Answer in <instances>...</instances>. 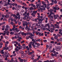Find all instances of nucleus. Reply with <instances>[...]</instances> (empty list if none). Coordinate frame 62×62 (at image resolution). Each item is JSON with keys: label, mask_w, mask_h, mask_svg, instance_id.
<instances>
[{"label": "nucleus", "mask_w": 62, "mask_h": 62, "mask_svg": "<svg viewBox=\"0 0 62 62\" xmlns=\"http://www.w3.org/2000/svg\"><path fill=\"white\" fill-rule=\"evenodd\" d=\"M32 41H33V43L31 45L33 46L34 48H35L36 47V45H35V44L36 43H37L36 41H37V40L36 39H32Z\"/></svg>", "instance_id": "obj_1"}, {"label": "nucleus", "mask_w": 62, "mask_h": 62, "mask_svg": "<svg viewBox=\"0 0 62 62\" xmlns=\"http://www.w3.org/2000/svg\"><path fill=\"white\" fill-rule=\"evenodd\" d=\"M41 29H42L43 31H45V28L46 27L48 26L46 24L45 25V26H44V25H43V24H42L41 25Z\"/></svg>", "instance_id": "obj_2"}, {"label": "nucleus", "mask_w": 62, "mask_h": 62, "mask_svg": "<svg viewBox=\"0 0 62 62\" xmlns=\"http://www.w3.org/2000/svg\"><path fill=\"white\" fill-rule=\"evenodd\" d=\"M43 20H44V18L42 19L39 18L38 20V24H41L42 23V21H43Z\"/></svg>", "instance_id": "obj_3"}, {"label": "nucleus", "mask_w": 62, "mask_h": 62, "mask_svg": "<svg viewBox=\"0 0 62 62\" xmlns=\"http://www.w3.org/2000/svg\"><path fill=\"white\" fill-rule=\"evenodd\" d=\"M35 33L36 34V35H39L40 36H43V33H40V32H39L38 31H36Z\"/></svg>", "instance_id": "obj_4"}, {"label": "nucleus", "mask_w": 62, "mask_h": 62, "mask_svg": "<svg viewBox=\"0 0 62 62\" xmlns=\"http://www.w3.org/2000/svg\"><path fill=\"white\" fill-rule=\"evenodd\" d=\"M61 47L60 46H57L55 48V50L56 51H59L61 50Z\"/></svg>", "instance_id": "obj_5"}, {"label": "nucleus", "mask_w": 62, "mask_h": 62, "mask_svg": "<svg viewBox=\"0 0 62 62\" xmlns=\"http://www.w3.org/2000/svg\"><path fill=\"white\" fill-rule=\"evenodd\" d=\"M30 29V27H29L28 26H26V28H25V29H26V30H27L28 29V30H27V31H28V32H29Z\"/></svg>", "instance_id": "obj_6"}, {"label": "nucleus", "mask_w": 62, "mask_h": 62, "mask_svg": "<svg viewBox=\"0 0 62 62\" xmlns=\"http://www.w3.org/2000/svg\"><path fill=\"white\" fill-rule=\"evenodd\" d=\"M32 25L33 27H35V26L38 25V23H34L32 24Z\"/></svg>", "instance_id": "obj_7"}, {"label": "nucleus", "mask_w": 62, "mask_h": 62, "mask_svg": "<svg viewBox=\"0 0 62 62\" xmlns=\"http://www.w3.org/2000/svg\"><path fill=\"white\" fill-rule=\"evenodd\" d=\"M5 4H6L5 5V6H8V5H9L10 4V3L9 2H7H7H5Z\"/></svg>", "instance_id": "obj_8"}, {"label": "nucleus", "mask_w": 62, "mask_h": 62, "mask_svg": "<svg viewBox=\"0 0 62 62\" xmlns=\"http://www.w3.org/2000/svg\"><path fill=\"white\" fill-rule=\"evenodd\" d=\"M37 11H33V14H34V15H36V13H37Z\"/></svg>", "instance_id": "obj_9"}, {"label": "nucleus", "mask_w": 62, "mask_h": 62, "mask_svg": "<svg viewBox=\"0 0 62 62\" xmlns=\"http://www.w3.org/2000/svg\"><path fill=\"white\" fill-rule=\"evenodd\" d=\"M22 4L23 5H24V6L25 7H27V5H26V3H25L24 2H23V3H22Z\"/></svg>", "instance_id": "obj_10"}, {"label": "nucleus", "mask_w": 62, "mask_h": 62, "mask_svg": "<svg viewBox=\"0 0 62 62\" xmlns=\"http://www.w3.org/2000/svg\"><path fill=\"white\" fill-rule=\"evenodd\" d=\"M16 1H17V2H19V3H20L21 4H22L23 3V2L22 1L20 0H16Z\"/></svg>", "instance_id": "obj_11"}, {"label": "nucleus", "mask_w": 62, "mask_h": 62, "mask_svg": "<svg viewBox=\"0 0 62 62\" xmlns=\"http://www.w3.org/2000/svg\"><path fill=\"white\" fill-rule=\"evenodd\" d=\"M49 49L52 48V45L51 44H50L49 45Z\"/></svg>", "instance_id": "obj_12"}, {"label": "nucleus", "mask_w": 62, "mask_h": 62, "mask_svg": "<svg viewBox=\"0 0 62 62\" xmlns=\"http://www.w3.org/2000/svg\"><path fill=\"white\" fill-rule=\"evenodd\" d=\"M27 11H28L27 10L25 11V12L24 13H23V16H24V15H25V14H27Z\"/></svg>", "instance_id": "obj_13"}, {"label": "nucleus", "mask_w": 62, "mask_h": 62, "mask_svg": "<svg viewBox=\"0 0 62 62\" xmlns=\"http://www.w3.org/2000/svg\"><path fill=\"white\" fill-rule=\"evenodd\" d=\"M37 45L38 46H40V45L39 43H35V45Z\"/></svg>", "instance_id": "obj_14"}, {"label": "nucleus", "mask_w": 62, "mask_h": 62, "mask_svg": "<svg viewBox=\"0 0 62 62\" xmlns=\"http://www.w3.org/2000/svg\"><path fill=\"white\" fill-rule=\"evenodd\" d=\"M42 3L44 6H47V4H45V2H44L43 1L42 2Z\"/></svg>", "instance_id": "obj_15"}, {"label": "nucleus", "mask_w": 62, "mask_h": 62, "mask_svg": "<svg viewBox=\"0 0 62 62\" xmlns=\"http://www.w3.org/2000/svg\"><path fill=\"white\" fill-rule=\"evenodd\" d=\"M36 26H37V28H40V27H41V26L39 25L38 23V25Z\"/></svg>", "instance_id": "obj_16"}, {"label": "nucleus", "mask_w": 62, "mask_h": 62, "mask_svg": "<svg viewBox=\"0 0 62 62\" xmlns=\"http://www.w3.org/2000/svg\"><path fill=\"white\" fill-rule=\"evenodd\" d=\"M46 7H47L46 6H44V7L43 8V10L44 11L45 10V8H46Z\"/></svg>", "instance_id": "obj_17"}, {"label": "nucleus", "mask_w": 62, "mask_h": 62, "mask_svg": "<svg viewBox=\"0 0 62 62\" xmlns=\"http://www.w3.org/2000/svg\"><path fill=\"white\" fill-rule=\"evenodd\" d=\"M54 18L55 19H57V17H56V15H54Z\"/></svg>", "instance_id": "obj_18"}, {"label": "nucleus", "mask_w": 62, "mask_h": 62, "mask_svg": "<svg viewBox=\"0 0 62 62\" xmlns=\"http://www.w3.org/2000/svg\"><path fill=\"white\" fill-rule=\"evenodd\" d=\"M59 25H57V24H55V26H56V28H59Z\"/></svg>", "instance_id": "obj_19"}, {"label": "nucleus", "mask_w": 62, "mask_h": 62, "mask_svg": "<svg viewBox=\"0 0 62 62\" xmlns=\"http://www.w3.org/2000/svg\"><path fill=\"white\" fill-rule=\"evenodd\" d=\"M54 39H58V36H55L54 37Z\"/></svg>", "instance_id": "obj_20"}, {"label": "nucleus", "mask_w": 62, "mask_h": 62, "mask_svg": "<svg viewBox=\"0 0 62 62\" xmlns=\"http://www.w3.org/2000/svg\"><path fill=\"white\" fill-rule=\"evenodd\" d=\"M5 17H6V18H8L9 17V15H6Z\"/></svg>", "instance_id": "obj_21"}, {"label": "nucleus", "mask_w": 62, "mask_h": 62, "mask_svg": "<svg viewBox=\"0 0 62 62\" xmlns=\"http://www.w3.org/2000/svg\"><path fill=\"white\" fill-rule=\"evenodd\" d=\"M21 51H20V52L19 53H21V54H23V53H24V52L23 51H22L21 52Z\"/></svg>", "instance_id": "obj_22"}, {"label": "nucleus", "mask_w": 62, "mask_h": 62, "mask_svg": "<svg viewBox=\"0 0 62 62\" xmlns=\"http://www.w3.org/2000/svg\"><path fill=\"white\" fill-rule=\"evenodd\" d=\"M49 18L50 19H51V20H52V19H53V16H50Z\"/></svg>", "instance_id": "obj_23"}, {"label": "nucleus", "mask_w": 62, "mask_h": 62, "mask_svg": "<svg viewBox=\"0 0 62 62\" xmlns=\"http://www.w3.org/2000/svg\"><path fill=\"white\" fill-rule=\"evenodd\" d=\"M29 48H32V46H31V45L29 44Z\"/></svg>", "instance_id": "obj_24"}, {"label": "nucleus", "mask_w": 62, "mask_h": 62, "mask_svg": "<svg viewBox=\"0 0 62 62\" xmlns=\"http://www.w3.org/2000/svg\"><path fill=\"white\" fill-rule=\"evenodd\" d=\"M27 22L26 21H25L24 22V23L25 24V25L26 26L27 25Z\"/></svg>", "instance_id": "obj_25"}, {"label": "nucleus", "mask_w": 62, "mask_h": 62, "mask_svg": "<svg viewBox=\"0 0 62 62\" xmlns=\"http://www.w3.org/2000/svg\"><path fill=\"white\" fill-rule=\"evenodd\" d=\"M61 43L60 42H58L57 43V45H61Z\"/></svg>", "instance_id": "obj_26"}, {"label": "nucleus", "mask_w": 62, "mask_h": 62, "mask_svg": "<svg viewBox=\"0 0 62 62\" xmlns=\"http://www.w3.org/2000/svg\"><path fill=\"white\" fill-rule=\"evenodd\" d=\"M29 35H30L31 36H32V37H33V36H34V35H32V33H29Z\"/></svg>", "instance_id": "obj_27"}, {"label": "nucleus", "mask_w": 62, "mask_h": 62, "mask_svg": "<svg viewBox=\"0 0 62 62\" xmlns=\"http://www.w3.org/2000/svg\"><path fill=\"white\" fill-rule=\"evenodd\" d=\"M53 14V13L51 12L50 13V14L49 15V16H52V14Z\"/></svg>", "instance_id": "obj_28"}, {"label": "nucleus", "mask_w": 62, "mask_h": 62, "mask_svg": "<svg viewBox=\"0 0 62 62\" xmlns=\"http://www.w3.org/2000/svg\"><path fill=\"white\" fill-rule=\"evenodd\" d=\"M36 6L37 7H36L37 8H39V5L38 4H37L36 5Z\"/></svg>", "instance_id": "obj_29"}, {"label": "nucleus", "mask_w": 62, "mask_h": 62, "mask_svg": "<svg viewBox=\"0 0 62 62\" xmlns=\"http://www.w3.org/2000/svg\"><path fill=\"white\" fill-rule=\"evenodd\" d=\"M15 50L16 51V52H18V51H19V49L17 48H15Z\"/></svg>", "instance_id": "obj_30"}, {"label": "nucleus", "mask_w": 62, "mask_h": 62, "mask_svg": "<svg viewBox=\"0 0 62 62\" xmlns=\"http://www.w3.org/2000/svg\"><path fill=\"white\" fill-rule=\"evenodd\" d=\"M54 60H53L52 61L50 60L49 62H54Z\"/></svg>", "instance_id": "obj_31"}, {"label": "nucleus", "mask_w": 62, "mask_h": 62, "mask_svg": "<svg viewBox=\"0 0 62 62\" xmlns=\"http://www.w3.org/2000/svg\"><path fill=\"white\" fill-rule=\"evenodd\" d=\"M57 36L58 37H61V35H60V34H57Z\"/></svg>", "instance_id": "obj_32"}, {"label": "nucleus", "mask_w": 62, "mask_h": 62, "mask_svg": "<svg viewBox=\"0 0 62 62\" xmlns=\"http://www.w3.org/2000/svg\"><path fill=\"white\" fill-rule=\"evenodd\" d=\"M61 60L60 59H59L58 61V62H61Z\"/></svg>", "instance_id": "obj_33"}, {"label": "nucleus", "mask_w": 62, "mask_h": 62, "mask_svg": "<svg viewBox=\"0 0 62 62\" xmlns=\"http://www.w3.org/2000/svg\"><path fill=\"white\" fill-rule=\"evenodd\" d=\"M23 49H25L26 48V46H23Z\"/></svg>", "instance_id": "obj_34"}, {"label": "nucleus", "mask_w": 62, "mask_h": 62, "mask_svg": "<svg viewBox=\"0 0 62 62\" xmlns=\"http://www.w3.org/2000/svg\"><path fill=\"white\" fill-rule=\"evenodd\" d=\"M10 34L11 35H13V34H14V32H11Z\"/></svg>", "instance_id": "obj_35"}, {"label": "nucleus", "mask_w": 62, "mask_h": 62, "mask_svg": "<svg viewBox=\"0 0 62 62\" xmlns=\"http://www.w3.org/2000/svg\"><path fill=\"white\" fill-rule=\"evenodd\" d=\"M33 7L32 6H31L30 8V10H31V9H33V8H32Z\"/></svg>", "instance_id": "obj_36"}, {"label": "nucleus", "mask_w": 62, "mask_h": 62, "mask_svg": "<svg viewBox=\"0 0 62 62\" xmlns=\"http://www.w3.org/2000/svg\"><path fill=\"white\" fill-rule=\"evenodd\" d=\"M6 28H9V26H8V25H6Z\"/></svg>", "instance_id": "obj_37"}, {"label": "nucleus", "mask_w": 62, "mask_h": 62, "mask_svg": "<svg viewBox=\"0 0 62 62\" xmlns=\"http://www.w3.org/2000/svg\"><path fill=\"white\" fill-rule=\"evenodd\" d=\"M13 58H12V59H11V60L10 61H11V62H13V61H14L13 60Z\"/></svg>", "instance_id": "obj_38"}, {"label": "nucleus", "mask_w": 62, "mask_h": 62, "mask_svg": "<svg viewBox=\"0 0 62 62\" xmlns=\"http://www.w3.org/2000/svg\"><path fill=\"white\" fill-rule=\"evenodd\" d=\"M59 34H61V36H62V32H59Z\"/></svg>", "instance_id": "obj_39"}, {"label": "nucleus", "mask_w": 62, "mask_h": 62, "mask_svg": "<svg viewBox=\"0 0 62 62\" xmlns=\"http://www.w3.org/2000/svg\"><path fill=\"white\" fill-rule=\"evenodd\" d=\"M18 23V24L19 25H21V22H19Z\"/></svg>", "instance_id": "obj_40"}, {"label": "nucleus", "mask_w": 62, "mask_h": 62, "mask_svg": "<svg viewBox=\"0 0 62 62\" xmlns=\"http://www.w3.org/2000/svg\"><path fill=\"white\" fill-rule=\"evenodd\" d=\"M13 55L14 56H15L16 55V54L15 53H14L13 54Z\"/></svg>", "instance_id": "obj_41"}, {"label": "nucleus", "mask_w": 62, "mask_h": 62, "mask_svg": "<svg viewBox=\"0 0 62 62\" xmlns=\"http://www.w3.org/2000/svg\"><path fill=\"white\" fill-rule=\"evenodd\" d=\"M54 50H55V49L54 48H53V50H51L52 51V52H54Z\"/></svg>", "instance_id": "obj_42"}, {"label": "nucleus", "mask_w": 62, "mask_h": 62, "mask_svg": "<svg viewBox=\"0 0 62 62\" xmlns=\"http://www.w3.org/2000/svg\"><path fill=\"white\" fill-rule=\"evenodd\" d=\"M5 23H6L4 22L3 23H1V25H4V24H5Z\"/></svg>", "instance_id": "obj_43"}, {"label": "nucleus", "mask_w": 62, "mask_h": 62, "mask_svg": "<svg viewBox=\"0 0 62 62\" xmlns=\"http://www.w3.org/2000/svg\"><path fill=\"white\" fill-rule=\"evenodd\" d=\"M5 56L7 58V57H9V56H8V55H5Z\"/></svg>", "instance_id": "obj_44"}, {"label": "nucleus", "mask_w": 62, "mask_h": 62, "mask_svg": "<svg viewBox=\"0 0 62 62\" xmlns=\"http://www.w3.org/2000/svg\"><path fill=\"white\" fill-rule=\"evenodd\" d=\"M34 56H35V55L34 54H32L31 57H34Z\"/></svg>", "instance_id": "obj_45"}, {"label": "nucleus", "mask_w": 62, "mask_h": 62, "mask_svg": "<svg viewBox=\"0 0 62 62\" xmlns=\"http://www.w3.org/2000/svg\"><path fill=\"white\" fill-rule=\"evenodd\" d=\"M51 55L53 56H54V54L53 53H51Z\"/></svg>", "instance_id": "obj_46"}, {"label": "nucleus", "mask_w": 62, "mask_h": 62, "mask_svg": "<svg viewBox=\"0 0 62 62\" xmlns=\"http://www.w3.org/2000/svg\"><path fill=\"white\" fill-rule=\"evenodd\" d=\"M36 61H37V60L36 59H35L33 61V62H36Z\"/></svg>", "instance_id": "obj_47"}, {"label": "nucleus", "mask_w": 62, "mask_h": 62, "mask_svg": "<svg viewBox=\"0 0 62 62\" xmlns=\"http://www.w3.org/2000/svg\"><path fill=\"white\" fill-rule=\"evenodd\" d=\"M43 41L44 42H47V40H43Z\"/></svg>", "instance_id": "obj_48"}, {"label": "nucleus", "mask_w": 62, "mask_h": 62, "mask_svg": "<svg viewBox=\"0 0 62 62\" xmlns=\"http://www.w3.org/2000/svg\"><path fill=\"white\" fill-rule=\"evenodd\" d=\"M44 62H49V60H47L44 61Z\"/></svg>", "instance_id": "obj_49"}, {"label": "nucleus", "mask_w": 62, "mask_h": 62, "mask_svg": "<svg viewBox=\"0 0 62 62\" xmlns=\"http://www.w3.org/2000/svg\"><path fill=\"white\" fill-rule=\"evenodd\" d=\"M24 32H22L21 33V34L22 36H24Z\"/></svg>", "instance_id": "obj_50"}, {"label": "nucleus", "mask_w": 62, "mask_h": 62, "mask_svg": "<svg viewBox=\"0 0 62 62\" xmlns=\"http://www.w3.org/2000/svg\"><path fill=\"white\" fill-rule=\"evenodd\" d=\"M51 39L52 40H54V37H52L51 38Z\"/></svg>", "instance_id": "obj_51"}, {"label": "nucleus", "mask_w": 62, "mask_h": 62, "mask_svg": "<svg viewBox=\"0 0 62 62\" xmlns=\"http://www.w3.org/2000/svg\"><path fill=\"white\" fill-rule=\"evenodd\" d=\"M54 56H55V57H56V56H57V54H56V53H55L54 54Z\"/></svg>", "instance_id": "obj_52"}, {"label": "nucleus", "mask_w": 62, "mask_h": 62, "mask_svg": "<svg viewBox=\"0 0 62 62\" xmlns=\"http://www.w3.org/2000/svg\"><path fill=\"white\" fill-rule=\"evenodd\" d=\"M15 17L16 18V19H17L18 18V17H17V16H15Z\"/></svg>", "instance_id": "obj_53"}, {"label": "nucleus", "mask_w": 62, "mask_h": 62, "mask_svg": "<svg viewBox=\"0 0 62 62\" xmlns=\"http://www.w3.org/2000/svg\"><path fill=\"white\" fill-rule=\"evenodd\" d=\"M17 19H21V17H20V16H18L17 17Z\"/></svg>", "instance_id": "obj_54"}, {"label": "nucleus", "mask_w": 62, "mask_h": 62, "mask_svg": "<svg viewBox=\"0 0 62 62\" xmlns=\"http://www.w3.org/2000/svg\"><path fill=\"white\" fill-rule=\"evenodd\" d=\"M3 35H1V39H4V37H3Z\"/></svg>", "instance_id": "obj_55"}, {"label": "nucleus", "mask_w": 62, "mask_h": 62, "mask_svg": "<svg viewBox=\"0 0 62 62\" xmlns=\"http://www.w3.org/2000/svg\"><path fill=\"white\" fill-rule=\"evenodd\" d=\"M53 10L51 9L50 10V11H49V12H53Z\"/></svg>", "instance_id": "obj_56"}, {"label": "nucleus", "mask_w": 62, "mask_h": 62, "mask_svg": "<svg viewBox=\"0 0 62 62\" xmlns=\"http://www.w3.org/2000/svg\"><path fill=\"white\" fill-rule=\"evenodd\" d=\"M5 38L6 39H8V37H7V36H5Z\"/></svg>", "instance_id": "obj_57"}, {"label": "nucleus", "mask_w": 62, "mask_h": 62, "mask_svg": "<svg viewBox=\"0 0 62 62\" xmlns=\"http://www.w3.org/2000/svg\"><path fill=\"white\" fill-rule=\"evenodd\" d=\"M33 44V42H32V41H31L30 42V44H30V45H31V44Z\"/></svg>", "instance_id": "obj_58"}, {"label": "nucleus", "mask_w": 62, "mask_h": 62, "mask_svg": "<svg viewBox=\"0 0 62 62\" xmlns=\"http://www.w3.org/2000/svg\"><path fill=\"white\" fill-rule=\"evenodd\" d=\"M24 41L23 40L21 42V44H22V43H24Z\"/></svg>", "instance_id": "obj_59"}, {"label": "nucleus", "mask_w": 62, "mask_h": 62, "mask_svg": "<svg viewBox=\"0 0 62 62\" xmlns=\"http://www.w3.org/2000/svg\"><path fill=\"white\" fill-rule=\"evenodd\" d=\"M50 43H54V41H52L50 42Z\"/></svg>", "instance_id": "obj_60"}, {"label": "nucleus", "mask_w": 62, "mask_h": 62, "mask_svg": "<svg viewBox=\"0 0 62 62\" xmlns=\"http://www.w3.org/2000/svg\"><path fill=\"white\" fill-rule=\"evenodd\" d=\"M12 10H14V9H15V10H16V9H15V7H13L12 8Z\"/></svg>", "instance_id": "obj_61"}, {"label": "nucleus", "mask_w": 62, "mask_h": 62, "mask_svg": "<svg viewBox=\"0 0 62 62\" xmlns=\"http://www.w3.org/2000/svg\"><path fill=\"white\" fill-rule=\"evenodd\" d=\"M17 7H19V8H22V6L19 5H18Z\"/></svg>", "instance_id": "obj_62"}, {"label": "nucleus", "mask_w": 62, "mask_h": 62, "mask_svg": "<svg viewBox=\"0 0 62 62\" xmlns=\"http://www.w3.org/2000/svg\"><path fill=\"white\" fill-rule=\"evenodd\" d=\"M54 31L53 30H51L50 31L51 33H53V32H54Z\"/></svg>", "instance_id": "obj_63"}, {"label": "nucleus", "mask_w": 62, "mask_h": 62, "mask_svg": "<svg viewBox=\"0 0 62 62\" xmlns=\"http://www.w3.org/2000/svg\"><path fill=\"white\" fill-rule=\"evenodd\" d=\"M56 17H59V16L57 14L56 15Z\"/></svg>", "instance_id": "obj_64"}]
</instances>
